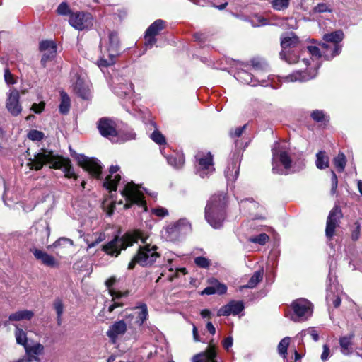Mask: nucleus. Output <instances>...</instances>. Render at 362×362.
<instances>
[{"instance_id": "nucleus-52", "label": "nucleus", "mask_w": 362, "mask_h": 362, "mask_svg": "<svg viewBox=\"0 0 362 362\" xmlns=\"http://www.w3.org/2000/svg\"><path fill=\"white\" fill-rule=\"evenodd\" d=\"M305 52H308L312 57H315L316 59H319L322 56L323 57V51L321 52L316 46H308L305 49L301 50V54H303Z\"/></svg>"}, {"instance_id": "nucleus-50", "label": "nucleus", "mask_w": 362, "mask_h": 362, "mask_svg": "<svg viewBox=\"0 0 362 362\" xmlns=\"http://www.w3.org/2000/svg\"><path fill=\"white\" fill-rule=\"evenodd\" d=\"M40 49L41 52L52 51V53L57 52L56 45L52 40L42 41L40 44Z\"/></svg>"}, {"instance_id": "nucleus-64", "label": "nucleus", "mask_w": 362, "mask_h": 362, "mask_svg": "<svg viewBox=\"0 0 362 362\" xmlns=\"http://www.w3.org/2000/svg\"><path fill=\"white\" fill-rule=\"evenodd\" d=\"M4 80L8 85L16 83V80L13 78V74L11 73L9 69L6 68L4 70Z\"/></svg>"}, {"instance_id": "nucleus-17", "label": "nucleus", "mask_w": 362, "mask_h": 362, "mask_svg": "<svg viewBox=\"0 0 362 362\" xmlns=\"http://www.w3.org/2000/svg\"><path fill=\"white\" fill-rule=\"evenodd\" d=\"M319 66H315L307 71H296L292 74L285 76L284 80L285 82H305L314 78L317 74V69Z\"/></svg>"}, {"instance_id": "nucleus-13", "label": "nucleus", "mask_w": 362, "mask_h": 362, "mask_svg": "<svg viewBox=\"0 0 362 362\" xmlns=\"http://www.w3.org/2000/svg\"><path fill=\"white\" fill-rule=\"evenodd\" d=\"M77 160L79 165L84 170L96 178H100L103 168L100 162L98 159L80 155L78 156Z\"/></svg>"}, {"instance_id": "nucleus-1", "label": "nucleus", "mask_w": 362, "mask_h": 362, "mask_svg": "<svg viewBox=\"0 0 362 362\" xmlns=\"http://www.w3.org/2000/svg\"><path fill=\"white\" fill-rule=\"evenodd\" d=\"M44 165H49L50 168L62 170L67 178L76 179L70 159L54 153L53 151L42 148L33 158L28 159V165L30 169L40 170Z\"/></svg>"}, {"instance_id": "nucleus-9", "label": "nucleus", "mask_w": 362, "mask_h": 362, "mask_svg": "<svg viewBox=\"0 0 362 362\" xmlns=\"http://www.w3.org/2000/svg\"><path fill=\"white\" fill-rule=\"evenodd\" d=\"M140 188V185H136L133 182H128L125 185L124 189L121 191L122 197H124L126 200L125 208H129L134 204L146 207V203Z\"/></svg>"}, {"instance_id": "nucleus-47", "label": "nucleus", "mask_w": 362, "mask_h": 362, "mask_svg": "<svg viewBox=\"0 0 362 362\" xmlns=\"http://www.w3.org/2000/svg\"><path fill=\"white\" fill-rule=\"evenodd\" d=\"M291 0H271L272 7L276 11H284L288 8Z\"/></svg>"}, {"instance_id": "nucleus-32", "label": "nucleus", "mask_w": 362, "mask_h": 362, "mask_svg": "<svg viewBox=\"0 0 362 362\" xmlns=\"http://www.w3.org/2000/svg\"><path fill=\"white\" fill-rule=\"evenodd\" d=\"M34 315V313L31 310H18L14 313H12L8 317V320L13 321H21L23 320H30Z\"/></svg>"}, {"instance_id": "nucleus-7", "label": "nucleus", "mask_w": 362, "mask_h": 362, "mask_svg": "<svg viewBox=\"0 0 362 362\" xmlns=\"http://www.w3.org/2000/svg\"><path fill=\"white\" fill-rule=\"evenodd\" d=\"M343 38L344 33L341 30H336L324 35L323 40L325 42L322 43L321 46L325 59L329 60L339 54L341 50L339 42L342 41Z\"/></svg>"}, {"instance_id": "nucleus-43", "label": "nucleus", "mask_w": 362, "mask_h": 362, "mask_svg": "<svg viewBox=\"0 0 362 362\" xmlns=\"http://www.w3.org/2000/svg\"><path fill=\"white\" fill-rule=\"evenodd\" d=\"M15 337L17 344L23 346L24 347L28 344L27 334L24 330L19 328L16 325Z\"/></svg>"}, {"instance_id": "nucleus-56", "label": "nucleus", "mask_w": 362, "mask_h": 362, "mask_svg": "<svg viewBox=\"0 0 362 362\" xmlns=\"http://www.w3.org/2000/svg\"><path fill=\"white\" fill-rule=\"evenodd\" d=\"M151 139L158 144L162 145L165 144V139L164 136L158 130H155L151 134Z\"/></svg>"}, {"instance_id": "nucleus-22", "label": "nucleus", "mask_w": 362, "mask_h": 362, "mask_svg": "<svg viewBox=\"0 0 362 362\" xmlns=\"http://www.w3.org/2000/svg\"><path fill=\"white\" fill-rule=\"evenodd\" d=\"M74 243L71 239L66 238H59L52 245L48 246V248L56 249V254L61 257H64L70 252H71Z\"/></svg>"}, {"instance_id": "nucleus-26", "label": "nucleus", "mask_w": 362, "mask_h": 362, "mask_svg": "<svg viewBox=\"0 0 362 362\" xmlns=\"http://www.w3.org/2000/svg\"><path fill=\"white\" fill-rule=\"evenodd\" d=\"M30 251L33 252L35 257L42 264L49 267L55 265L56 260L52 255L37 248L30 249Z\"/></svg>"}, {"instance_id": "nucleus-12", "label": "nucleus", "mask_w": 362, "mask_h": 362, "mask_svg": "<svg viewBox=\"0 0 362 362\" xmlns=\"http://www.w3.org/2000/svg\"><path fill=\"white\" fill-rule=\"evenodd\" d=\"M196 173L204 178L214 173L215 168L213 163V156L210 152H198L195 156Z\"/></svg>"}, {"instance_id": "nucleus-24", "label": "nucleus", "mask_w": 362, "mask_h": 362, "mask_svg": "<svg viewBox=\"0 0 362 362\" xmlns=\"http://www.w3.org/2000/svg\"><path fill=\"white\" fill-rule=\"evenodd\" d=\"M119 170L118 165H111L110 168V174L106 177L103 186L110 191H115L117 189V186L121 180V176L119 174H116Z\"/></svg>"}, {"instance_id": "nucleus-11", "label": "nucleus", "mask_w": 362, "mask_h": 362, "mask_svg": "<svg viewBox=\"0 0 362 362\" xmlns=\"http://www.w3.org/2000/svg\"><path fill=\"white\" fill-rule=\"evenodd\" d=\"M293 313L291 320L300 322L307 320L313 314V305L305 298L293 300L291 305Z\"/></svg>"}, {"instance_id": "nucleus-62", "label": "nucleus", "mask_w": 362, "mask_h": 362, "mask_svg": "<svg viewBox=\"0 0 362 362\" xmlns=\"http://www.w3.org/2000/svg\"><path fill=\"white\" fill-rule=\"evenodd\" d=\"M152 214L158 217H165L168 215V211L167 209L158 206L152 209Z\"/></svg>"}, {"instance_id": "nucleus-8", "label": "nucleus", "mask_w": 362, "mask_h": 362, "mask_svg": "<svg viewBox=\"0 0 362 362\" xmlns=\"http://www.w3.org/2000/svg\"><path fill=\"white\" fill-rule=\"evenodd\" d=\"M343 295L342 288L339 284L335 273H329L327 280V295L326 301L329 306L338 308L341 302Z\"/></svg>"}, {"instance_id": "nucleus-53", "label": "nucleus", "mask_w": 362, "mask_h": 362, "mask_svg": "<svg viewBox=\"0 0 362 362\" xmlns=\"http://www.w3.org/2000/svg\"><path fill=\"white\" fill-rule=\"evenodd\" d=\"M252 69L254 70V74L259 76V74L260 71H264L265 68L267 67V64L264 62L257 60V59H253L252 60Z\"/></svg>"}, {"instance_id": "nucleus-63", "label": "nucleus", "mask_w": 362, "mask_h": 362, "mask_svg": "<svg viewBox=\"0 0 362 362\" xmlns=\"http://www.w3.org/2000/svg\"><path fill=\"white\" fill-rule=\"evenodd\" d=\"M251 23L252 26L258 27L261 25H266L267 23V21L266 18L261 16H255L251 20Z\"/></svg>"}, {"instance_id": "nucleus-33", "label": "nucleus", "mask_w": 362, "mask_h": 362, "mask_svg": "<svg viewBox=\"0 0 362 362\" xmlns=\"http://www.w3.org/2000/svg\"><path fill=\"white\" fill-rule=\"evenodd\" d=\"M165 22L161 19L155 21L146 30V33L149 35H157L164 28Z\"/></svg>"}, {"instance_id": "nucleus-23", "label": "nucleus", "mask_w": 362, "mask_h": 362, "mask_svg": "<svg viewBox=\"0 0 362 362\" xmlns=\"http://www.w3.org/2000/svg\"><path fill=\"white\" fill-rule=\"evenodd\" d=\"M244 303L242 300H231L227 305L221 307L217 312L218 316H229L238 315L244 310Z\"/></svg>"}, {"instance_id": "nucleus-14", "label": "nucleus", "mask_w": 362, "mask_h": 362, "mask_svg": "<svg viewBox=\"0 0 362 362\" xmlns=\"http://www.w3.org/2000/svg\"><path fill=\"white\" fill-rule=\"evenodd\" d=\"M69 22L76 30H83L93 25V17L88 13L76 12L70 15Z\"/></svg>"}, {"instance_id": "nucleus-49", "label": "nucleus", "mask_w": 362, "mask_h": 362, "mask_svg": "<svg viewBox=\"0 0 362 362\" xmlns=\"http://www.w3.org/2000/svg\"><path fill=\"white\" fill-rule=\"evenodd\" d=\"M136 133L131 128H127L119 132V136L122 141H126L136 138Z\"/></svg>"}, {"instance_id": "nucleus-19", "label": "nucleus", "mask_w": 362, "mask_h": 362, "mask_svg": "<svg viewBox=\"0 0 362 362\" xmlns=\"http://www.w3.org/2000/svg\"><path fill=\"white\" fill-rule=\"evenodd\" d=\"M231 163L225 170V176L228 182L233 183L238 178L239 174L240 153L234 152L231 156Z\"/></svg>"}, {"instance_id": "nucleus-29", "label": "nucleus", "mask_w": 362, "mask_h": 362, "mask_svg": "<svg viewBox=\"0 0 362 362\" xmlns=\"http://www.w3.org/2000/svg\"><path fill=\"white\" fill-rule=\"evenodd\" d=\"M168 163L175 169L181 168L185 163L183 153L173 152L171 155L166 156Z\"/></svg>"}, {"instance_id": "nucleus-10", "label": "nucleus", "mask_w": 362, "mask_h": 362, "mask_svg": "<svg viewBox=\"0 0 362 362\" xmlns=\"http://www.w3.org/2000/svg\"><path fill=\"white\" fill-rule=\"evenodd\" d=\"M156 246L150 247L149 245H147L144 247H140L137 254L129 263L128 269H133L136 264L143 267L152 264L159 256L158 253L156 251Z\"/></svg>"}, {"instance_id": "nucleus-3", "label": "nucleus", "mask_w": 362, "mask_h": 362, "mask_svg": "<svg viewBox=\"0 0 362 362\" xmlns=\"http://www.w3.org/2000/svg\"><path fill=\"white\" fill-rule=\"evenodd\" d=\"M144 243L145 240L139 231H129L122 237L115 236L111 241L103 245V250L111 257H117L122 250L132 245L139 240Z\"/></svg>"}, {"instance_id": "nucleus-48", "label": "nucleus", "mask_w": 362, "mask_h": 362, "mask_svg": "<svg viewBox=\"0 0 362 362\" xmlns=\"http://www.w3.org/2000/svg\"><path fill=\"white\" fill-rule=\"evenodd\" d=\"M310 117L316 122H322L329 119V117L326 113L323 110H313L310 113Z\"/></svg>"}, {"instance_id": "nucleus-36", "label": "nucleus", "mask_w": 362, "mask_h": 362, "mask_svg": "<svg viewBox=\"0 0 362 362\" xmlns=\"http://www.w3.org/2000/svg\"><path fill=\"white\" fill-rule=\"evenodd\" d=\"M177 226H175V224H170L168 226L165 228V239L168 241H175L180 236L177 228Z\"/></svg>"}, {"instance_id": "nucleus-51", "label": "nucleus", "mask_w": 362, "mask_h": 362, "mask_svg": "<svg viewBox=\"0 0 362 362\" xmlns=\"http://www.w3.org/2000/svg\"><path fill=\"white\" fill-rule=\"evenodd\" d=\"M269 238L266 233H260L257 235L252 236L249 238V241L252 243H257L261 245H264L268 242Z\"/></svg>"}, {"instance_id": "nucleus-35", "label": "nucleus", "mask_w": 362, "mask_h": 362, "mask_svg": "<svg viewBox=\"0 0 362 362\" xmlns=\"http://www.w3.org/2000/svg\"><path fill=\"white\" fill-rule=\"evenodd\" d=\"M24 349L26 354L32 356L40 355L43 352L44 346L40 343H35L32 345L28 344Z\"/></svg>"}, {"instance_id": "nucleus-5", "label": "nucleus", "mask_w": 362, "mask_h": 362, "mask_svg": "<svg viewBox=\"0 0 362 362\" xmlns=\"http://www.w3.org/2000/svg\"><path fill=\"white\" fill-rule=\"evenodd\" d=\"M272 152L273 173L279 175H287L292 162L288 151L279 143H274Z\"/></svg>"}, {"instance_id": "nucleus-44", "label": "nucleus", "mask_w": 362, "mask_h": 362, "mask_svg": "<svg viewBox=\"0 0 362 362\" xmlns=\"http://www.w3.org/2000/svg\"><path fill=\"white\" fill-rule=\"evenodd\" d=\"M290 341L291 338L288 337H286L283 338L278 344V353L280 356H283L284 358H286V356L287 350L290 344Z\"/></svg>"}, {"instance_id": "nucleus-28", "label": "nucleus", "mask_w": 362, "mask_h": 362, "mask_svg": "<svg viewBox=\"0 0 362 362\" xmlns=\"http://www.w3.org/2000/svg\"><path fill=\"white\" fill-rule=\"evenodd\" d=\"M134 310L136 316L135 323L139 326H141L148 316L147 305L145 303H141L134 308Z\"/></svg>"}, {"instance_id": "nucleus-60", "label": "nucleus", "mask_w": 362, "mask_h": 362, "mask_svg": "<svg viewBox=\"0 0 362 362\" xmlns=\"http://www.w3.org/2000/svg\"><path fill=\"white\" fill-rule=\"evenodd\" d=\"M56 53H52V51H46L44 52V54L41 59V64L43 67L46 66V63L52 59H53L55 57Z\"/></svg>"}, {"instance_id": "nucleus-54", "label": "nucleus", "mask_w": 362, "mask_h": 362, "mask_svg": "<svg viewBox=\"0 0 362 362\" xmlns=\"http://www.w3.org/2000/svg\"><path fill=\"white\" fill-rule=\"evenodd\" d=\"M27 136L30 140L39 141L44 138V133L38 130L33 129L28 133Z\"/></svg>"}, {"instance_id": "nucleus-37", "label": "nucleus", "mask_w": 362, "mask_h": 362, "mask_svg": "<svg viewBox=\"0 0 362 362\" xmlns=\"http://www.w3.org/2000/svg\"><path fill=\"white\" fill-rule=\"evenodd\" d=\"M35 229L39 233V235L40 237V243L42 244L46 243L50 235V229L49 226L47 224L40 225L35 228Z\"/></svg>"}, {"instance_id": "nucleus-41", "label": "nucleus", "mask_w": 362, "mask_h": 362, "mask_svg": "<svg viewBox=\"0 0 362 362\" xmlns=\"http://www.w3.org/2000/svg\"><path fill=\"white\" fill-rule=\"evenodd\" d=\"M175 226H177V230L180 235L186 234L191 230V225L186 218H182L174 223Z\"/></svg>"}, {"instance_id": "nucleus-16", "label": "nucleus", "mask_w": 362, "mask_h": 362, "mask_svg": "<svg viewBox=\"0 0 362 362\" xmlns=\"http://www.w3.org/2000/svg\"><path fill=\"white\" fill-rule=\"evenodd\" d=\"M6 108L14 117L19 115L22 112L20 103V94L18 90L11 88L6 101Z\"/></svg>"}, {"instance_id": "nucleus-45", "label": "nucleus", "mask_w": 362, "mask_h": 362, "mask_svg": "<svg viewBox=\"0 0 362 362\" xmlns=\"http://www.w3.org/2000/svg\"><path fill=\"white\" fill-rule=\"evenodd\" d=\"M54 308L57 313V323L58 325H62V317L64 313V305L61 299H56L54 302Z\"/></svg>"}, {"instance_id": "nucleus-21", "label": "nucleus", "mask_w": 362, "mask_h": 362, "mask_svg": "<svg viewBox=\"0 0 362 362\" xmlns=\"http://www.w3.org/2000/svg\"><path fill=\"white\" fill-rule=\"evenodd\" d=\"M98 129L103 136L110 139L117 135L115 122L107 118H102L98 121Z\"/></svg>"}, {"instance_id": "nucleus-55", "label": "nucleus", "mask_w": 362, "mask_h": 362, "mask_svg": "<svg viewBox=\"0 0 362 362\" xmlns=\"http://www.w3.org/2000/svg\"><path fill=\"white\" fill-rule=\"evenodd\" d=\"M115 281H116L115 278L111 277L105 281V285H106L107 288L109 289L110 293L112 296L115 297V298H120L122 296L121 292H117V291H115L111 289V287L115 283Z\"/></svg>"}, {"instance_id": "nucleus-61", "label": "nucleus", "mask_w": 362, "mask_h": 362, "mask_svg": "<svg viewBox=\"0 0 362 362\" xmlns=\"http://www.w3.org/2000/svg\"><path fill=\"white\" fill-rule=\"evenodd\" d=\"M194 262L197 266L203 269H207L209 266V260L204 257H196Z\"/></svg>"}, {"instance_id": "nucleus-15", "label": "nucleus", "mask_w": 362, "mask_h": 362, "mask_svg": "<svg viewBox=\"0 0 362 362\" xmlns=\"http://www.w3.org/2000/svg\"><path fill=\"white\" fill-rule=\"evenodd\" d=\"M342 216L341 210L337 206H335L330 211L327 219L325 228V235L329 240H332L333 238L335 229L339 226L340 219Z\"/></svg>"}, {"instance_id": "nucleus-20", "label": "nucleus", "mask_w": 362, "mask_h": 362, "mask_svg": "<svg viewBox=\"0 0 362 362\" xmlns=\"http://www.w3.org/2000/svg\"><path fill=\"white\" fill-rule=\"evenodd\" d=\"M74 90L79 97L84 100H88L90 97V92L88 82L81 78L78 74L73 78Z\"/></svg>"}, {"instance_id": "nucleus-27", "label": "nucleus", "mask_w": 362, "mask_h": 362, "mask_svg": "<svg viewBox=\"0 0 362 362\" xmlns=\"http://www.w3.org/2000/svg\"><path fill=\"white\" fill-rule=\"evenodd\" d=\"M193 362H217L216 352L214 347L210 346L209 349L204 353L195 355L192 358Z\"/></svg>"}, {"instance_id": "nucleus-2", "label": "nucleus", "mask_w": 362, "mask_h": 362, "mask_svg": "<svg viewBox=\"0 0 362 362\" xmlns=\"http://www.w3.org/2000/svg\"><path fill=\"white\" fill-rule=\"evenodd\" d=\"M226 197L223 194H214L208 201L205 208V218L215 229L222 226L225 219Z\"/></svg>"}, {"instance_id": "nucleus-46", "label": "nucleus", "mask_w": 362, "mask_h": 362, "mask_svg": "<svg viewBox=\"0 0 362 362\" xmlns=\"http://www.w3.org/2000/svg\"><path fill=\"white\" fill-rule=\"evenodd\" d=\"M333 162L339 172L344 171L346 163V156L344 153H339L338 156L334 158Z\"/></svg>"}, {"instance_id": "nucleus-38", "label": "nucleus", "mask_w": 362, "mask_h": 362, "mask_svg": "<svg viewBox=\"0 0 362 362\" xmlns=\"http://www.w3.org/2000/svg\"><path fill=\"white\" fill-rule=\"evenodd\" d=\"M70 109V98L69 95L64 93H61V103L59 105V112L63 114L66 115L69 112Z\"/></svg>"}, {"instance_id": "nucleus-4", "label": "nucleus", "mask_w": 362, "mask_h": 362, "mask_svg": "<svg viewBox=\"0 0 362 362\" xmlns=\"http://www.w3.org/2000/svg\"><path fill=\"white\" fill-rule=\"evenodd\" d=\"M281 51L280 52L281 59L288 64H295L301 62L306 67L310 64L309 59L303 58L302 61L299 60V56L295 55L293 57H287L291 49L294 51H301L302 47L298 36L293 33H284L281 37Z\"/></svg>"}, {"instance_id": "nucleus-59", "label": "nucleus", "mask_w": 362, "mask_h": 362, "mask_svg": "<svg viewBox=\"0 0 362 362\" xmlns=\"http://www.w3.org/2000/svg\"><path fill=\"white\" fill-rule=\"evenodd\" d=\"M247 126V124H245L242 127H237L235 129H231L229 132L230 136L231 138H238L241 136Z\"/></svg>"}, {"instance_id": "nucleus-6", "label": "nucleus", "mask_w": 362, "mask_h": 362, "mask_svg": "<svg viewBox=\"0 0 362 362\" xmlns=\"http://www.w3.org/2000/svg\"><path fill=\"white\" fill-rule=\"evenodd\" d=\"M119 52V40L117 33L110 31L107 45L104 50L101 47V56L98 62L100 68L110 66L115 63V58Z\"/></svg>"}, {"instance_id": "nucleus-57", "label": "nucleus", "mask_w": 362, "mask_h": 362, "mask_svg": "<svg viewBox=\"0 0 362 362\" xmlns=\"http://www.w3.org/2000/svg\"><path fill=\"white\" fill-rule=\"evenodd\" d=\"M361 233V224L358 221L354 223L353 228L351 229V238L353 241L358 240Z\"/></svg>"}, {"instance_id": "nucleus-18", "label": "nucleus", "mask_w": 362, "mask_h": 362, "mask_svg": "<svg viewBox=\"0 0 362 362\" xmlns=\"http://www.w3.org/2000/svg\"><path fill=\"white\" fill-rule=\"evenodd\" d=\"M235 78L241 83L249 84L252 86H256L257 85L268 86L269 84L263 77H258L254 74L245 70L238 71L235 74Z\"/></svg>"}, {"instance_id": "nucleus-58", "label": "nucleus", "mask_w": 362, "mask_h": 362, "mask_svg": "<svg viewBox=\"0 0 362 362\" xmlns=\"http://www.w3.org/2000/svg\"><path fill=\"white\" fill-rule=\"evenodd\" d=\"M57 12L59 15L66 16L71 13V10L66 2H62L58 6Z\"/></svg>"}, {"instance_id": "nucleus-40", "label": "nucleus", "mask_w": 362, "mask_h": 362, "mask_svg": "<svg viewBox=\"0 0 362 362\" xmlns=\"http://www.w3.org/2000/svg\"><path fill=\"white\" fill-rule=\"evenodd\" d=\"M175 226H177V230L180 235L186 234L191 230V225L186 218H182L174 223Z\"/></svg>"}, {"instance_id": "nucleus-34", "label": "nucleus", "mask_w": 362, "mask_h": 362, "mask_svg": "<svg viewBox=\"0 0 362 362\" xmlns=\"http://www.w3.org/2000/svg\"><path fill=\"white\" fill-rule=\"evenodd\" d=\"M316 166L318 169H325L329 166V158L325 151H320L316 155Z\"/></svg>"}, {"instance_id": "nucleus-31", "label": "nucleus", "mask_w": 362, "mask_h": 362, "mask_svg": "<svg viewBox=\"0 0 362 362\" xmlns=\"http://www.w3.org/2000/svg\"><path fill=\"white\" fill-rule=\"evenodd\" d=\"M133 91V84L130 82L119 83L114 87V92L119 97H124L130 95Z\"/></svg>"}, {"instance_id": "nucleus-39", "label": "nucleus", "mask_w": 362, "mask_h": 362, "mask_svg": "<svg viewBox=\"0 0 362 362\" xmlns=\"http://www.w3.org/2000/svg\"><path fill=\"white\" fill-rule=\"evenodd\" d=\"M312 13L317 14V13H332V8L331 4L326 3V2H320L318 3L317 5H315L314 7H313Z\"/></svg>"}, {"instance_id": "nucleus-42", "label": "nucleus", "mask_w": 362, "mask_h": 362, "mask_svg": "<svg viewBox=\"0 0 362 362\" xmlns=\"http://www.w3.org/2000/svg\"><path fill=\"white\" fill-rule=\"evenodd\" d=\"M263 279V273H255V274L250 278L247 284L240 286V290L242 291L243 288H255L258 283H259Z\"/></svg>"}, {"instance_id": "nucleus-25", "label": "nucleus", "mask_w": 362, "mask_h": 362, "mask_svg": "<svg viewBox=\"0 0 362 362\" xmlns=\"http://www.w3.org/2000/svg\"><path fill=\"white\" fill-rule=\"evenodd\" d=\"M127 331V325L124 320L115 322L109 327L107 331V337L112 342H115L119 336L122 335Z\"/></svg>"}, {"instance_id": "nucleus-30", "label": "nucleus", "mask_w": 362, "mask_h": 362, "mask_svg": "<svg viewBox=\"0 0 362 362\" xmlns=\"http://www.w3.org/2000/svg\"><path fill=\"white\" fill-rule=\"evenodd\" d=\"M354 334L344 336L339 339L341 352L344 355H349L352 353V339Z\"/></svg>"}]
</instances>
